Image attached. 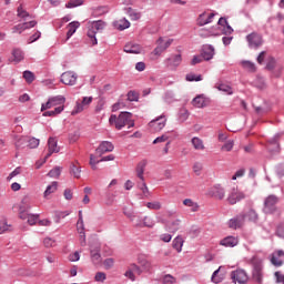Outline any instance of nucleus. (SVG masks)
<instances>
[{"mask_svg":"<svg viewBox=\"0 0 284 284\" xmlns=\"http://www.w3.org/2000/svg\"><path fill=\"white\" fill-rule=\"evenodd\" d=\"M91 28H93L95 32H99V30H103V28H105V22L102 20L94 21L92 22Z\"/></svg>","mask_w":284,"mask_h":284,"instance_id":"obj_55","label":"nucleus"},{"mask_svg":"<svg viewBox=\"0 0 284 284\" xmlns=\"http://www.w3.org/2000/svg\"><path fill=\"white\" fill-rule=\"evenodd\" d=\"M274 276H275V283H283L284 284V275H283V273H281V272H275L274 273Z\"/></svg>","mask_w":284,"mask_h":284,"instance_id":"obj_64","label":"nucleus"},{"mask_svg":"<svg viewBox=\"0 0 284 284\" xmlns=\"http://www.w3.org/2000/svg\"><path fill=\"white\" fill-rule=\"evenodd\" d=\"M65 106H57L53 111H45L42 116H57L58 114H61Z\"/></svg>","mask_w":284,"mask_h":284,"instance_id":"obj_39","label":"nucleus"},{"mask_svg":"<svg viewBox=\"0 0 284 284\" xmlns=\"http://www.w3.org/2000/svg\"><path fill=\"white\" fill-rule=\"evenodd\" d=\"M78 75L74 71H67L61 74V83L64 85H77Z\"/></svg>","mask_w":284,"mask_h":284,"instance_id":"obj_11","label":"nucleus"},{"mask_svg":"<svg viewBox=\"0 0 284 284\" xmlns=\"http://www.w3.org/2000/svg\"><path fill=\"white\" fill-rule=\"evenodd\" d=\"M201 55L204 61H212L214 59V48L212 44L204 45Z\"/></svg>","mask_w":284,"mask_h":284,"instance_id":"obj_23","label":"nucleus"},{"mask_svg":"<svg viewBox=\"0 0 284 284\" xmlns=\"http://www.w3.org/2000/svg\"><path fill=\"white\" fill-rule=\"evenodd\" d=\"M109 122L115 125L116 130H123L125 125L128 128H134V120H132V113L121 112L119 116L112 114L109 119Z\"/></svg>","mask_w":284,"mask_h":284,"instance_id":"obj_2","label":"nucleus"},{"mask_svg":"<svg viewBox=\"0 0 284 284\" xmlns=\"http://www.w3.org/2000/svg\"><path fill=\"white\" fill-rule=\"evenodd\" d=\"M105 278H108V275H105L104 272H98L94 276V281H97V283H104Z\"/></svg>","mask_w":284,"mask_h":284,"instance_id":"obj_61","label":"nucleus"},{"mask_svg":"<svg viewBox=\"0 0 284 284\" xmlns=\"http://www.w3.org/2000/svg\"><path fill=\"white\" fill-rule=\"evenodd\" d=\"M10 225L6 221L0 222V234H6V232H10Z\"/></svg>","mask_w":284,"mask_h":284,"instance_id":"obj_62","label":"nucleus"},{"mask_svg":"<svg viewBox=\"0 0 284 284\" xmlns=\"http://www.w3.org/2000/svg\"><path fill=\"white\" fill-rule=\"evenodd\" d=\"M183 205L191 209V212H199V203L193 202L192 199H185Z\"/></svg>","mask_w":284,"mask_h":284,"instance_id":"obj_36","label":"nucleus"},{"mask_svg":"<svg viewBox=\"0 0 284 284\" xmlns=\"http://www.w3.org/2000/svg\"><path fill=\"white\" fill-rule=\"evenodd\" d=\"M246 41L251 48H261V45H263V36L257 32H252L246 36Z\"/></svg>","mask_w":284,"mask_h":284,"instance_id":"obj_9","label":"nucleus"},{"mask_svg":"<svg viewBox=\"0 0 284 284\" xmlns=\"http://www.w3.org/2000/svg\"><path fill=\"white\" fill-rule=\"evenodd\" d=\"M219 272H221V267L213 272L211 277L212 283L219 284L223 281V276L219 275Z\"/></svg>","mask_w":284,"mask_h":284,"instance_id":"obj_46","label":"nucleus"},{"mask_svg":"<svg viewBox=\"0 0 284 284\" xmlns=\"http://www.w3.org/2000/svg\"><path fill=\"white\" fill-rule=\"evenodd\" d=\"M209 195L219 201H223V199H225V189L221 186V184H216L209 190Z\"/></svg>","mask_w":284,"mask_h":284,"instance_id":"obj_13","label":"nucleus"},{"mask_svg":"<svg viewBox=\"0 0 284 284\" xmlns=\"http://www.w3.org/2000/svg\"><path fill=\"white\" fill-rule=\"evenodd\" d=\"M65 216H70V212H57L54 217L55 223H61V219H65Z\"/></svg>","mask_w":284,"mask_h":284,"instance_id":"obj_60","label":"nucleus"},{"mask_svg":"<svg viewBox=\"0 0 284 284\" xmlns=\"http://www.w3.org/2000/svg\"><path fill=\"white\" fill-rule=\"evenodd\" d=\"M113 27L115 28V30H128V28H130V21H128V19L123 18L120 20H116L113 22Z\"/></svg>","mask_w":284,"mask_h":284,"instance_id":"obj_27","label":"nucleus"},{"mask_svg":"<svg viewBox=\"0 0 284 284\" xmlns=\"http://www.w3.org/2000/svg\"><path fill=\"white\" fill-rule=\"evenodd\" d=\"M27 148H30V150H34V148H39V139L27 136Z\"/></svg>","mask_w":284,"mask_h":284,"instance_id":"obj_42","label":"nucleus"},{"mask_svg":"<svg viewBox=\"0 0 284 284\" xmlns=\"http://www.w3.org/2000/svg\"><path fill=\"white\" fill-rule=\"evenodd\" d=\"M172 245H173V250H176V252H182L183 251V237L176 236L173 240Z\"/></svg>","mask_w":284,"mask_h":284,"instance_id":"obj_38","label":"nucleus"},{"mask_svg":"<svg viewBox=\"0 0 284 284\" xmlns=\"http://www.w3.org/2000/svg\"><path fill=\"white\" fill-rule=\"evenodd\" d=\"M253 278L256 283H263V264L255 262L253 264Z\"/></svg>","mask_w":284,"mask_h":284,"instance_id":"obj_17","label":"nucleus"},{"mask_svg":"<svg viewBox=\"0 0 284 284\" xmlns=\"http://www.w3.org/2000/svg\"><path fill=\"white\" fill-rule=\"evenodd\" d=\"M215 16L216 14L214 13L207 14V12L201 13L197 18V26L203 27V26H207V23H212V21H214Z\"/></svg>","mask_w":284,"mask_h":284,"instance_id":"obj_21","label":"nucleus"},{"mask_svg":"<svg viewBox=\"0 0 284 284\" xmlns=\"http://www.w3.org/2000/svg\"><path fill=\"white\" fill-rule=\"evenodd\" d=\"M281 199L274 194H271L264 199L263 212L264 214H274L276 212V205H278Z\"/></svg>","mask_w":284,"mask_h":284,"instance_id":"obj_3","label":"nucleus"},{"mask_svg":"<svg viewBox=\"0 0 284 284\" xmlns=\"http://www.w3.org/2000/svg\"><path fill=\"white\" fill-rule=\"evenodd\" d=\"M223 247H236L239 245V236L229 235L220 241Z\"/></svg>","mask_w":284,"mask_h":284,"instance_id":"obj_19","label":"nucleus"},{"mask_svg":"<svg viewBox=\"0 0 284 284\" xmlns=\"http://www.w3.org/2000/svg\"><path fill=\"white\" fill-rule=\"evenodd\" d=\"M21 172H23V170L21 169V166L16 168L7 178L8 181H12V179H14V176H19V174H21Z\"/></svg>","mask_w":284,"mask_h":284,"instance_id":"obj_58","label":"nucleus"},{"mask_svg":"<svg viewBox=\"0 0 284 284\" xmlns=\"http://www.w3.org/2000/svg\"><path fill=\"white\" fill-rule=\"evenodd\" d=\"M283 256H284V251L283 250L275 251L271 255L272 265H274L275 267H281V265H283Z\"/></svg>","mask_w":284,"mask_h":284,"instance_id":"obj_20","label":"nucleus"},{"mask_svg":"<svg viewBox=\"0 0 284 284\" xmlns=\"http://www.w3.org/2000/svg\"><path fill=\"white\" fill-rule=\"evenodd\" d=\"M128 14L132 19V21H139V19H141V13L136 12L132 8L128 9Z\"/></svg>","mask_w":284,"mask_h":284,"instance_id":"obj_54","label":"nucleus"},{"mask_svg":"<svg viewBox=\"0 0 284 284\" xmlns=\"http://www.w3.org/2000/svg\"><path fill=\"white\" fill-rule=\"evenodd\" d=\"M267 150L271 154H275V152H280L281 145L278 144V135H275L273 139L268 141Z\"/></svg>","mask_w":284,"mask_h":284,"instance_id":"obj_24","label":"nucleus"},{"mask_svg":"<svg viewBox=\"0 0 284 284\" xmlns=\"http://www.w3.org/2000/svg\"><path fill=\"white\" fill-rule=\"evenodd\" d=\"M26 30H28V27L23 23H19L12 28V33L17 34L18 32L19 34H21L22 32H26Z\"/></svg>","mask_w":284,"mask_h":284,"instance_id":"obj_50","label":"nucleus"},{"mask_svg":"<svg viewBox=\"0 0 284 284\" xmlns=\"http://www.w3.org/2000/svg\"><path fill=\"white\" fill-rule=\"evenodd\" d=\"M227 225L231 230H241V227L245 225V215H243V213L235 215L233 219L229 220Z\"/></svg>","mask_w":284,"mask_h":284,"instance_id":"obj_7","label":"nucleus"},{"mask_svg":"<svg viewBox=\"0 0 284 284\" xmlns=\"http://www.w3.org/2000/svg\"><path fill=\"white\" fill-rule=\"evenodd\" d=\"M190 119V111L186 108H181L178 112V121L180 123H185Z\"/></svg>","mask_w":284,"mask_h":284,"instance_id":"obj_29","label":"nucleus"},{"mask_svg":"<svg viewBox=\"0 0 284 284\" xmlns=\"http://www.w3.org/2000/svg\"><path fill=\"white\" fill-rule=\"evenodd\" d=\"M217 90H220V92H224L225 94H234V91L232 90V87L227 85V84H220L217 87Z\"/></svg>","mask_w":284,"mask_h":284,"instance_id":"obj_52","label":"nucleus"},{"mask_svg":"<svg viewBox=\"0 0 284 284\" xmlns=\"http://www.w3.org/2000/svg\"><path fill=\"white\" fill-rule=\"evenodd\" d=\"M58 186H59L58 182H52L50 185L47 186V189L43 193V196L45 199H48V196H50V194H54V192H57V190H58Z\"/></svg>","mask_w":284,"mask_h":284,"instance_id":"obj_34","label":"nucleus"},{"mask_svg":"<svg viewBox=\"0 0 284 284\" xmlns=\"http://www.w3.org/2000/svg\"><path fill=\"white\" fill-rule=\"evenodd\" d=\"M31 209L32 206L28 204L24 206H20L19 216L22 221H27L30 225H37V223L39 222V214H30L26 212V210H31Z\"/></svg>","mask_w":284,"mask_h":284,"instance_id":"obj_4","label":"nucleus"},{"mask_svg":"<svg viewBox=\"0 0 284 284\" xmlns=\"http://www.w3.org/2000/svg\"><path fill=\"white\" fill-rule=\"evenodd\" d=\"M80 26L81 23L79 21H73L68 24L67 41L72 38V36L74 34V32H77V30H79Z\"/></svg>","mask_w":284,"mask_h":284,"instance_id":"obj_28","label":"nucleus"},{"mask_svg":"<svg viewBox=\"0 0 284 284\" xmlns=\"http://www.w3.org/2000/svg\"><path fill=\"white\" fill-rule=\"evenodd\" d=\"M70 173L74 176V179H81V168L71 164Z\"/></svg>","mask_w":284,"mask_h":284,"instance_id":"obj_49","label":"nucleus"},{"mask_svg":"<svg viewBox=\"0 0 284 284\" xmlns=\"http://www.w3.org/2000/svg\"><path fill=\"white\" fill-rule=\"evenodd\" d=\"M242 214L250 223H258V213L256 212V210L250 209L248 211Z\"/></svg>","mask_w":284,"mask_h":284,"instance_id":"obj_25","label":"nucleus"},{"mask_svg":"<svg viewBox=\"0 0 284 284\" xmlns=\"http://www.w3.org/2000/svg\"><path fill=\"white\" fill-rule=\"evenodd\" d=\"M48 176L51 179H59L61 176V166H55L51 171H49Z\"/></svg>","mask_w":284,"mask_h":284,"instance_id":"obj_45","label":"nucleus"},{"mask_svg":"<svg viewBox=\"0 0 284 284\" xmlns=\"http://www.w3.org/2000/svg\"><path fill=\"white\" fill-rule=\"evenodd\" d=\"M209 104H210V101H209L207 98H205V95H203V94L196 95V97L192 100V105H193V108L203 109V108H207Z\"/></svg>","mask_w":284,"mask_h":284,"instance_id":"obj_18","label":"nucleus"},{"mask_svg":"<svg viewBox=\"0 0 284 284\" xmlns=\"http://www.w3.org/2000/svg\"><path fill=\"white\" fill-rule=\"evenodd\" d=\"M245 199V193L243 191H240L239 187H233L231 192L227 195V203L230 205H236V203H241Z\"/></svg>","mask_w":284,"mask_h":284,"instance_id":"obj_6","label":"nucleus"},{"mask_svg":"<svg viewBox=\"0 0 284 284\" xmlns=\"http://www.w3.org/2000/svg\"><path fill=\"white\" fill-rule=\"evenodd\" d=\"M242 68H244V70H247L248 72H256V64L251 61H242Z\"/></svg>","mask_w":284,"mask_h":284,"instance_id":"obj_41","label":"nucleus"},{"mask_svg":"<svg viewBox=\"0 0 284 284\" xmlns=\"http://www.w3.org/2000/svg\"><path fill=\"white\" fill-rule=\"evenodd\" d=\"M113 151H114V144H112V142L110 141H103L95 149V154H98V156H103V154H106V152H113Z\"/></svg>","mask_w":284,"mask_h":284,"instance_id":"obj_14","label":"nucleus"},{"mask_svg":"<svg viewBox=\"0 0 284 284\" xmlns=\"http://www.w3.org/2000/svg\"><path fill=\"white\" fill-rule=\"evenodd\" d=\"M231 278L233 283H247V273H245L243 270H236L231 273Z\"/></svg>","mask_w":284,"mask_h":284,"instance_id":"obj_16","label":"nucleus"},{"mask_svg":"<svg viewBox=\"0 0 284 284\" xmlns=\"http://www.w3.org/2000/svg\"><path fill=\"white\" fill-rule=\"evenodd\" d=\"M172 39H169L166 42L163 41V38H159L156 43L158 47L153 50V54L155 57H161V54H163V52L166 51L168 48H170L172 45Z\"/></svg>","mask_w":284,"mask_h":284,"instance_id":"obj_8","label":"nucleus"},{"mask_svg":"<svg viewBox=\"0 0 284 284\" xmlns=\"http://www.w3.org/2000/svg\"><path fill=\"white\" fill-rule=\"evenodd\" d=\"M170 140V135L168 133L162 134L161 136H158L154 141H153V145H156V143H165V141Z\"/></svg>","mask_w":284,"mask_h":284,"instance_id":"obj_57","label":"nucleus"},{"mask_svg":"<svg viewBox=\"0 0 284 284\" xmlns=\"http://www.w3.org/2000/svg\"><path fill=\"white\" fill-rule=\"evenodd\" d=\"M185 81L192 82V81H203V75L201 74H194V73H187L185 75Z\"/></svg>","mask_w":284,"mask_h":284,"instance_id":"obj_48","label":"nucleus"},{"mask_svg":"<svg viewBox=\"0 0 284 284\" xmlns=\"http://www.w3.org/2000/svg\"><path fill=\"white\" fill-rule=\"evenodd\" d=\"M39 39H41V31H37L36 33H33V34L28 39V43H34V41H39Z\"/></svg>","mask_w":284,"mask_h":284,"instance_id":"obj_63","label":"nucleus"},{"mask_svg":"<svg viewBox=\"0 0 284 284\" xmlns=\"http://www.w3.org/2000/svg\"><path fill=\"white\" fill-rule=\"evenodd\" d=\"M17 17H19V19H22V21H28V19H30V13L23 9V4H20L17 8Z\"/></svg>","mask_w":284,"mask_h":284,"instance_id":"obj_31","label":"nucleus"},{"mask_svg":"<svg viewBox=\"0 0 284 284\" xmlns=\"http://www.w3.org/2000/svg\"><path fill=\"white\" fill-rule=\"evenodd\" d=\"M139 265L144 270V272H150L152 270V263L148 261L146 258H139Z\"/></svg>","mask_w":284,"mask_h":284,"instance_id":"obj_40","label":"nucleus"},{"mask_svg":"<svg viewBox=\"0 0 284 284\" xmlns=\"http://www.w3.org/2000/svg\"><path fill=\"white\" fill-rule=\"evenodd\" d=\"M94 98L92 97H84L81 102H77L73 111L71 112L72 115L74 114H81L83 110H85L87 105H90L92 103Z\"/></svg>","mask_w":284,"mask_h":284,"instance_id":"obj_12","label":"nucleus"},{"mask_svg":"<svg viewBox=\"0 0 284 284\" xmlns=\"http://www.w3.org/2000/svg\"><path fill=\"white\" fill-rule=\"evenodd\" d=\"M84 0H70L65 7L67 8H79V6H83Z\"/></svg>","mask_w":284,"mask_h":284,"instance_id":"obj_56","label":"nucleus"},{"mask_svg":"<svg viewBox=\"0 0 284 284\" xmlns=\"http://www.w3.org/2000/svg\"><path fill=\"white\" fill-rule=\"evenodd\" d=\"M11 54L13 57L12 61L16 63H21V61L24 59V54L21 49H13Z\"/></svg>","mask_w":284,"mask_h":284,"instance_id":"obj_33","label":"nucleus"},{"mask_svg":"<svg viewBox=\"0 0 284 284\" xmlns=\"http://www.w3.org/2000/svg\"><path fill=\"white\" fill-rule=\"evenodd\" d=\"M143 221V227H154V225H156V222H154V219L150 217V216H144L142 219Z\"/></svg>","mask_w":284,"mask_h":284,"instance_id":"obj_44","label":"nucleus"},{"mask_svg":"<svg viewBox=\"0 0 284 284\" xmlns=\"http://www.w3.org/2000/svg\"><path fill=\"white\" fill-rule=\"evenodd\" d=\"M57 105H59V108H61V106L64 108L63 105H65V97L55 95V97L49 98L47 103H43L41 105V112H45V110L57 108Z\"/></svg>","mask_w":284,"mask_h":284,"instance_id":"obj_5","label":"nucleus"},{"mask_svg":"<svg viewBox=\"0 0 284 284\" xmlns=\"http://www.w3.org/2000/svg\"><path fill=\"white\" fill-rule=\"evenodd\" d=\"M23 79L27 81V83H32L34 81V73H32V71H24Z\"/></svg>","mask_w":284,"mask_h":284,"instance_id":"obj_59","label":"nucleus"},{"mask_svg":"<svg viewBox=\"0 0 284 284\" xmlns=\"http://www.w3.org/2000/svg\"><path fill=\"white\" fill-rule=\"evenodd\" d=\"M148 166V160H142L138 163L135 168V174L140 179V181L136 182L138 190L142 191L143 199H150L152 196V192H150V189L148 187V183H145V168Z\"/></svg>","mask_w":284,"mask_h":284,"instance_id":"obj_1","label":"nucleus"},{"mask_svg":"<svg viewBox=\"0 0 284 284\" xmlns=\"http://www.w3.org/2000/svg\"><path fill=\"white\" fill-rule=\"evenodd\" d=\"M191 143H192L194 150H197L200 152H203V150H205V144L199 136L192 138Z\"/></svg>","mask_w":284,"mask_h":284,"instance_id":"obj_30","label":"nucleus"},{"mask_svg":"<svg viewBox=\"0 0 284 284\" xmlns=\"http://www.w3.org/2000/svg\"><path fill=\"white\" fill-rule=\"evenodd\" d=\"M169 61H171L172 65L179 68V65H181V61H183V58L181 57V54H175L171 59H169Z\"/></svg>","mask_w":284,"mask_h":284,"instance_id":"obj_53","label":"nucleus"},{"mask_svg":"<svg viewBox=\"0 0 284 284\" xmlns=\"http://www.w3.org/2000/svg\"><path fill=\"white\" fill-rule=\"evenodd\" d=\"M148 210H155L159 211L161 207H163V204L159 201L148 202L146 204Z\"/></svg>","mask_w":284,"mask_h":284,"instance_id":"obj_43","label":"nucleus"},{"mask_svg":"<svg viewBox=\"0 0 284 284\" xmlns=\"http://www.w3.org/2000/svg\"><path fill=\"white\" fill-rule=\"evenodd\" d=\"M87 37H89L91 45H97L99 43L97 40V31L92 27L88 30Z\"/></svg>","mask_w":284,"mask_h":284,"instance_id":"obj_37","label":"nucleus"},{"mask_svg":"<svg viewBox=\"0 0 284 284\" xmlns=\"http://www.w3.org/2000/svg\"><path fill=\"white\" fill-rule=\"evenodd\" d=\"M234 149V140H229L222 145L221 151L222 152H232Z\"/></svg>","mask_w":284,"mask_h":284,"instance_id":"obj_47","label":"nucleus"},{"mask_svg":"<svg viewBox=\"0 0 284 284\" xmlns=\"http://www.w3.org/2000/svg\"><path fill=\"white\" fill-rule=\"evenodd\" d=\"M165 123H168V119L164 114L158 116L155 120H152L149 125L152 128L153 132H161L163 128H165Z\"/></svg>","mask_w":284,"mask_h":284,"instance_id":"obj_10","label":"nucleus"},{"mask_svg":"<svg viewBox=\"0 0 284 284\" xmlns=\"http://www.w3.org/2000/svg\"><path fill=\"white\" fill-rule=\"evenodd\" d=\"M91 261L94 265L101 263V245L91 246Z\"/></svg>","mask_w":284,"mask_h":284,"instance_id":"obj_22","label":"nucleus"},{"mask_svg":"<svg viewBox=\"0 0 284 284\" xmlns=\"http://www.w3.org/2000/svg\"><path fill=\"white\" fill-rule=\"evenodd\" d=\"M60 148L57 143V139L55 138H49L48 140V153L44 158V161H48V159H50L52 156V154H57L60 152Z\"/></svg>","mask_w":284,"mask_h":284,"instance_id":"obj_15","label":"nucleus"},{"mask_svg":"<svg viewBox=\"0 0 284 284\" xmlns=\"http://www.w3.org/2000/svg\"><path fill=\"white\" fill-rule=\"evenodd\" d=\"M200 37H202V39H206L207 37H216V33H214L212 29H201Z\"/></svg>","mask_w":284,"mask_h":284,"instance_id":"obj_51","label":"nucleus"},{"mask_svg":"<svg viewBox=\"0 0 284 284\" xmlns=\"http://www.w3.org/2000/svg\"><path fill=\"white\" fill-rule=\"evenodd\" d=\"M124 52L128 54H141V45L134 43H126L124 45Z\"/></svg>","mask_w":284,"mask_h":284,"instance_id":"obj_26","label":"nucleus"},{"mask_svg":"<svg viewBox=\"0 0 284 284\" xmlns=\"http://www.w3.org/2000/svg\"><path fill=\"white\" fill-rule=\"evenodd\" d=\"M181 226V220H174L173 222L166 224L168 232H179V227Z\"/></svg>","mask_w":284,"mask_h":284,"instance_id":"obj_35","label":"nucleus"},{"mask_svg":"<svg viewBox=\"0 0 284 284\" xmlns=\"http://www.w3.org/2000/svg\"><path fill=\"white\" fill-rule=\"evenodd\" d=\"M16 148L18 150H23V148H28V136H16Z\"/></svg>","mask_w":284,"mask_h":284,"instance_id":"obj_32","label":"nucleus"}]
</instances>
